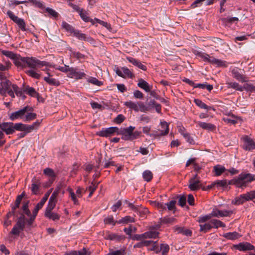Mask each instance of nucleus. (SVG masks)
<instances>
[{"mask_svg": "<svg viewBox=\"0 0 255 255\" xmlns=\"http://www.w3.org/2000/svg\"><path fill=\"white\" fill-rule=\"evenodd\" d=\"M194 102L198 107L201 109H205L207 111H209L210 110H213L214 111H215V109L213 107L208 106L200 99H195L194 100Z\"/></svg>", "mask_w": 255, "mask_h": 255, "instance_id": "nucleus-25", "label": "nucleus"}, {"mask_svg": "<svg viewBox=\"0 0 255 255\" xmlns=\"http://www.w3.org/2000/svg\"><path fill=\"white\" fill-rule=\"evenodd\" d=\"M119 128L116 127H112L108 128H102L97 133V134L101 137H110L114 135H118Z\"/></svg>", "mask_w": 255, "mask_h": 255, "instance_id": "nucleus-7", "label": "nucleus"}, {"mask_svg": "<svg viewBox=\"0 0 255 255\" xmlns=\"http://www.w3.org/2000/svg\"><path fill=\"white\" fill-rule=\"evenodd\" d=\"M56 69L67 73V76L69 78H73L76 80L85 78L86 77V74L77 67H70L69 66L65 65L64 66H59L56 68Z\"/></svg>", "mask_w": 255, "mask_h": 255, "instance_id": "nucleus-2", "label": "nucleus"}, {"mask_svg": "<svg viewBox=\"0 0 255 255\" xmlns=\"http://www.w3.org/2000/svg\"><path fill=\"white\" fill-rule=\"evenodd\" d=\"M73 35L78 39L81 40L87 41V38L86 36V35L84 33H81L80 31L78 29H75L74 32L73 33Z\"/></svg>", "mask_w": 255, "mask_h": 255, "instance_id": "nucleus-45", "label": "nucleus"}, {"mask_svg": "<svg viewBox=\"0 0 255 255\" xmlns=\"http://www.w3.org/2000/svg\"><path fill=\"white\" fill-rule=\"evenodd\" d=\"M182 135L185 139L187 142L191 144H195V141L193 139V137L190 135V134L188 132H183L182 133Z\"/></svg>", "mask_w": 255, "mask_h": 255, "instance_id": "nucleus-58", "label": "nucleus"}, {"mask_svg": "<svg viewBox=\"0 0 255 255\" xmlns=\"http://www.w3.org/2000/svg\"><path fill=\"white\" fill-rule=\"evenodd\" d=\"M79 14L84 21L86 22H90L93 25H94V20H93V19L90 18L88 16H87V12L84 9H82L81 12H80Z\"/></svg>", "mask_w": 255, "mask_h": 255, "instance_id": "nucleus-41", "label": "nucleus"}, {"mask_svg": "<svg viewBox=\"0 0 255 255\" xmlns=\"http://www.w3.org/2000/svg\"><path fill=\"white\" fill-rule=\"evenodd\" d=\"M20 125V123L13 124V123H3L0 124V128L5 132L6 134H11L14 133L15 130H21L18 129L17 125Z\"/></svg>", "mask_w": 255, "mask_h": 255, "instance_id": "nucleus-6", "label": "nucleus"}, {"mask_svg": "<svg viewBox=\"0 0 255 255\" xmlns=\"http://www.w3.org/2000/svg\"><path fill=\"white\" fill-rule=\"evenodd\" d=\"M233 213L232 210H220L217 208H214L211 212V215L214 217L220 218L224 217H230Z\"/></svg>", "mask_w": 255, "mask_h": 255, "instance_id": "nucleus-18", "label": "nucleus"}, {"mask_svg": "<svg viewBox=\"0 0 255 255\" xmlns=\"http://www.w3.org/2000/svg\"><path fill=\"white\" fill-rule=\"evenodd\" d=\"M53 189L51 188L48 192H47L43 198L41 199L40 201L35 206L33 209L34 216L37 215L38 211L42 208L46 201L47 200L49 196H50Z\"/></svg>", "mask_w": 255, "mask_h": 255, "instance_id": "nucleus-15", "label": "nucleus"}, {"mask_svg": "<svg viewBox=\"0 0 255 255\" xmlns=\"http://www.w3.org/2000/svg\"><path fill=\"white\" fill-rule=\"evenodd\" d=\"M16 66L22 69L28 67L35 69L43 66H50L49 63L46 61H41L34 57H21L15 62Z\"/></svg>", "mask_w": 255, "mask_h": 255, "instance_id": "nucleus-1", "label": "nucleus"}, {"mask_svg": "<svg viewBox=\"0 0 255 255\" xmlns=\"http://www.w3.org/2000/svg\"><path fill=\"white\" fill-rule=\"evenodd\" d=\"M40 122L38 121L34 122L32 125H28L20 123V125H17L18 129L21 130H26L27 132H31L33 130L39 127Z\"/></svg>", "mask_w": 255, "mask_h": 255, "instance_id": "nucleus-14", "label": "nucleus"}, {"mask_svg": "<svg viewBox=\"0 0 255 255\" xmlns=\"http://www.w3.org/2000/svg\"><path fill=\"white\" fill-rule=\"evenodd\" d=\"M255 180V176L251 173H242L232 182L239 187H246L247 184Z\"/></svg>", "mask_w": 255, "mask_h": 255, "instance_id": "nucleus-3", "label": "nucleus"}, {"mask_svg": "<svg viewBox=\"0 0 255 255\" xmlns=\"http://www.w3.org/2000/svg\"><path fill=\"white\" fill-rule=\"evenodd\" d=\"M232 74L233 77L240 82L244 83L248 81L246 77L242 74L241 69L234 68L232 70Z\"/></svg>", "mask_w": 255, "mask_h": 255, "instance_id": "nucleus-19", "label": "nucleus"}, {"mask_svg": "<svg viewBox=\"0 0 255 255\" xmlns=\"http://www.w3.org/2000/svg\"><path fill=\"white\" fill-rule=\"evenodd\" d=\"M212 64L218 67H227L228 66L227 62L225 61L218 59L213 57L211 61Z\"/></svg>", "mask_w": 255, "mask_h": 255, "instance_id": "nucleus-32", "label": "nucleus"}, {"mask_svg": "<svg viewBox=\"0 0 255 255\" xmlns=\"http://www.w3.org/2000/svg\"><path fill=\"white\" fill-rule=\"evenodd\" d=\"M159 253L162 252V255H166L169 251V246L166 244H161L159 247Z\"/></svg>", "mask_w": 255, "mask_h": 255, "instance_id": "nucleus-55", "label": "nucleus"}, {"mask_svg": "<svg viewBox=\"0 0 255 255\" xmlns=\"http://www.w3.org/2000/svg\"><path fill=\"white\" fill-rule=\"evenodd\" d=\"M214 170L215 172V174L216 176H220L223 172H224L226 170V169L223 166L217 165L214 167Z\"/></svg>", "mask_w": 255, "mask_h": 255, "instance_id": "nucleus-56", "label": "nucleus"}, {"mask_svg": "<svg viewBox=\"0 0 255 255\" xmlns=\"http://www.w3.org/2000/svg\"><path fill=\"white\" fill-rule=\"evenodd\" d=\"M197 55L202 58L204 62L210 63H211V61L213 58V57L210 56L209 54L201 51H198Z\"/></svg>", "mask_w": 255, "mask_h": 255, "instance_id": "nucleus-38", "label": "nucleus"}, {"mask_svg": "<svg viewBox=\"0 0 255 255\" xmlns=\"http://www.w3.org/2000/svg\"><path fill=\"white\" fill-rule=\"evenodd\" d=\"M127 59L129 62L135 66H136L138 68L143 71L146 70V66L143 65L139 60L131 57H127Z\"/></svg>", "mask_w": 255, "mask_h": 255, "instance_id": "nucleus-22", "label": "nucleus"}, {"mask_svg": "<svg viewBox=\"0 0 255 255\" xmlns=\"http://www.w3.org/2000/svg\"><path fill=\"white\" fill-rule=\"evenodd\" d=\"M124 105L128 108L134 110L135 112L139 111V108L138 106V103H136L131 101L125 102Z\"/></svg>", "mask_w": 255, "mask_h": 255, "instance_id": "nucleus-40", "label": "nucleus"}, {"mask_svg": "<svg viewBox=\"0 0 255 255\" xmlns=\"http://www.w3.org/2000/svg\"><path fill=\"white\" fill-rule=\"evenodd\" d=\"M43 173L45 175L49 177L48 181L44 185V187H48L51 185L54 181L55 180L56 175L53 169L47 168L43 170Z\"/></svg>", "mask_w": 255, "mask_h": 255, "instance_id": "nucleus-17", "label": "nucleus"}, {"mask_svg": "<svg viewBox=\"0 0 255 255\" xmlns=\"http://www.w3.org/2000/svg\"><path fill=\"white\" fill-rule=\"evenodd\" d=\"M226 84L228 88H233L241 92L244 90L243 87L236 82H228Z\"/></svg>", "mask_w": 255, "mask_h": 255, "instance_id": "nucleus-36", "label": "nucleus"}, {"mask_svg": "<svg viewBox=\"0 0 255 255\" xmlns=\"http://www.w3.org/2000/svg\"><path fill=\"white\" fill-rule=\"evenodd\" d=\"M20 216L19 217H21L23 216L24 217V223L27 225L28 227H30L32 225L37 215L34 216L33 210L31 213L29 209L27 210L22 211L19 213Z\"/></svg>", "mask_w": 255, "mask_h": 255, "instance_id": "nucleus-9", "label": "nucleus"}, {"mask_svg": "<svg viewBox=\"0 0 255 255\" xmlns=\"http://www.w3.org/2000/svg\"><path fill=\"white\" fill-rule=\"evenodd\" d=\"M125 251L124 249H121L117 251L111 250L110 252L106 255H125Z\"/></svg>", "mask_w": 255, "mask_h": 255, "instance_id": "nucleus-63", "label": "nucleus"}, {"mask_svg": "<svg viewBox=\"0 0 255 255\" xmlns=\"http://www.w3.org/2000/svg\"><path fill=\"white\" fill-rule=\"evenodd\" d=\"M176 201L171 200L169 202L166 203V208H168L169 211L174 210L173 213H175Z\"/></svg>", "mask_w": 255, "mask_h": 255, "instance_id": "nucleus-62", "label": "nucleus"}, {"mask_svg": "<svg viewBox=\"0 0 255 255\" xmlns=\"http://www.w3.org/2000/svg\"><path fill=\"white\" fill-rule=\"evenodd\" d=\"M135 129L134 127L129 126L125 128H119L118 135H122V139L125 140H131L132 131Z\"/></svg>", "mask_w": 255, "mask_h": 255, "instance_id": "nucleus-13", "label": "nucleus"}, {"mask_svg": "<svg viewBox=\"0 0 255 255\" xmlns=\"http://www.w3.org/2000/svg\"><path fill=\"white\" fill-rule=\"evenodd\" d=\"M24 217L23 216L18 218L15 225L13 226L9 233V236L14 235L18 236L19 235L20 233L23 231L26 226H27V225L24 223Z\"/></svg>", "mask_w": 255, "mask_h": 255, "instance_id": "nucleus-4", "label": "nucleus"}, {"mask_svg": "<svg viewBox=\"0 0 255 255\" xmlns=\"http://www.w3.org/2000/svg\"><path fill=\"white\" fill-rule=\"evenodd\" d=\"M37 115L35 113L27 112L24 116L23 121L30 122L36 118Z\"/></svg>", "mask_w": 255, "mask_h": 255, "instance_id": "nucleus-49", "label": "nucleus"}, {"mask_svg": "<svg viewBox=\"0 0 255 255\" xmlns=\"http://www.w3.org/2000/svg\"><path fill=\"white\" fill-rule=\"evenodd\" d=\"M125 236L123 235H119L115 234H111L108 236V239L111 240H116L121 241L125 239Z\"/></svg>", "mask_w": 255, "mask_h": 255, "instance_id": "nucleus-52", "label": "nucleus"}, {"mask_svg": "<svg viewBox=\"0 0 255 255\" xmlns=\"http://www.w3.org/2000/svg\"><path fill=\"white\" fill-rule=\"evenodd\" d=\"M243 142V148L246 151L255 149V141L248 135H245L241 137Z\"/></svg>", "mask_w": 255, "mask_h": 255, "instance_id": "nucleus-10", "label": "nucleus"}, {"mask_svg": "<svg viewBox=\"0 0 255 255\" xmlns=\"http://www.w3.org/2000/svg\"><path fill=\"white\" fill-rule=\"evenodd\" d=\"M214 216L211 215V213L205 216H201L198 218V222L200 223H205L210 220Z\"/></svg>", "mask_w": 255, "mask_h": 255, "instance_id": "nucleus-57", "label": "nucleus"}, {"mask_svg": "<svg viewBox=\"0 0 255 255\" xmlns=\"http://www.w3.org/2000/svg\"><path fill=\"white\" fill-rule=\"evenodd\" d=\"M125 203L127 204L131 210L136 212L140 218H145L148 213V210L146 208H143L139 206H135L127 200H125Z\"/></svg>", "mask_w": 255, "mask_h": 255, "instance_id": "nucleus-8", "label": "nucleus"}, {"mask_svg": "<svg viewBox=\"0 0 255 255\" xmlns=\"http://www.w3.org/2000/svg\"><path fill=\"white\" fill-rule=\"evenodd\" d=\"M161 129L159 130V132L156 134L157 136H164L167 135L169 132V126L165 121L161 122Z\"/></svg>", "mask_w": 255, "mask_h": 255, "instance_id": "nucleus-24", "label": "nucleus"}, {"mask_svg": "<svg viewBox=\"0 0 255 255\" xmlns=\"http://www.w3.org/2000/svg\"><path fill=\"white\" fill-rule=\"evenodd\" d=\"M31 191L33 194H38L41 186V182L39 178L34 177L31 180Z\"/></svg>", "mask_w": 255, "mask_h": 255, "instance_id": "nucleus-21", "label": "nucleus"}, {"mask_svg": "<svg viewBox=\"0 0 255 255\" xmlns=\"http://www.w3.org/2000/svg\"><path fill=\"white\" fill-rule=\"evenodd\" d=\"M6 14L12 21L17 24L18 27L22 31H26V23L23 19L19 18L10 10L7 11Z\"/></svg>", "mask_w": 255, "mask_h": 255, "instance_id": "nucleus-11", "label": "nucleus"}, {"mask_svg": "<svg viewBox=\"0 0 255 255\" xmlns=\"http://www.w3.org/2000/svg\"><path fill=\"white\" fill-rule=\"evenodd\" d=\"M234 248L240 251L254 250L255 247L248 242H242L234 245Z\"/></svg>", "mask_w": 255, "mask_h": 255, "instance_id": "nucleus-20", "label": "nucleus"}, {"mask_svg": "<svg viewBox=\"0 0 255 255\" xmlns=\"http://www.w3.org/2000/svg\"><path fill=\"white\" fill-rule=\"evenodd\" d=\"M134 222L135 219L134 218L129 216H127L119 220L118 221V224H128L129 223H133Z\"/></svg>", "mask_w": 255, "mask_h": 255, "instance_id": "nucleus-47", "label": "nucleus"}, {"mask_svg": "<svg viewBox=\"0 0 255 255\" xmlns=\"http://www.w3.org/2000/svg\"><path fill=\"white\" fill-rule=\"evenodd\" d=\"M2 55L5 56L6 57L10 58L14 60V63L16 65V61L19 58L21 57L20 56H18L16 54H14L12 51H7V50H3L1 52Z\"/></svg>", "mask_w": 255, "mask_h": 255, "instance_id": "nucleus-30", "label": "nucleus"}, {"mask_svg": "<svg viewBox=\"0 0 255 255\" xmlns=\"http://www.w3.org/2000/svg\"><path fill=\"white\" fill-rule=\"evenodd\" d=\"M33 69L28 70L25 71V73L32 78L39 79L40 78V75L37 73Z\"/></svg>", "mask_w": 255, "mask_h": 255, "instance_id": "nucleus-54", "label": "nucleus"}, {"mask_svg": "<svg viewBox=\"0 0 255 255\" xmlns=\"http://www.w3.org/2000/svg\"><path fill=\"white\" fill-rule=\"evenodd\" d=\"M12 88L17 96L21 97L22 100H25L26 96L23 94L24 92L19 89L16 85H13Z\"/></svg>", "mask_w": 255, "mask_h": 255, "instance_id": "nucleus-46", "label": "nucleus"}, {"mask_svg": "<svg viewBox=\"0 0 255 255\" xmlns=\"http://www.w3.org/2000/svg\"><path fill=\"white\" fill-rule=\"evenodd\" d=\"M43 71H46V73L48 75V76L44 77V80L48 84L50 85H53L55 86H58L60 85V82L54 78H51L53 76L52 73L51 72L49 69H43Z\"/></svg>", "mask_w": 255, "mask_h": 255, "instance_id": "nucleus-16", "label": "nucleus"}, {"mask_svg": "<svg viewBox=\"0 0 255 255\" xmlns=\"http://www.w3.org/2000/svg\"><path fill=\"white\" fill-rule=\"evenodd\" d=\"M61 26L63 29H64L67 32L73 34L75 29L71 25L69 24L66 21H63L62 22Z\"/></svg>", "mask_w": 255, "mask_h": 255, "instance_id": "nucleus-44", "label": "nucleus"}, {"mask_svg": "<svg viewBox=\"0 0 255 255\" xmlns=\"http://www.w3.org/2000/svg\"><path fill=\"white\" fill-rule=\"evenodd\" d=\"M210 221L208 223H205L204 224H200L199 225L200 227V231L204 233H206L211 230L213 228V226L210 224Z\"/></svg>", "mask_w": 255, "mask_h": 255, "instance_id": "nucleus-42", "label": "nucleus"}, {"mask_svg": "<svg viewBox=\"0 0 255 255\" xmlns=\"http://www.w3.org/2000/svg\"><path fill=\"white\" fill-rule=\"evenodd\" d=\"M115 71L118 76L124 78L132 79L134 77V75L132 71L126 67H123L120 68L117 67Z\"/></svg>", "mask_w": 255, "mask_h": 255, "instance_id": "nucleus-12", "label": "nucleus"}, {"mask_svg": "<svg viewBox=\"0 0 255 255\" xmlns=\"http://www.w3.org/2000/svg\"><path fill=\"white\" fill-rule=\"evenodd\" d=\"M118 221H115L112 215H108L104 220V222L106 224L112 225L115 226L117 223L118 224Z\"/></svg>", "mask_w": 255, "mask_h": 255, "instance_id": "nucleus-50", "label": "nucleus"}, {"mask_svg": "<svg viewBox=\"0 0 255 255\" xmlns=\"http://www.w3.org/2000/svg\"><path fill=\"white\" fill-rule=\"evenodd\" d=\"M23 92L32 97H37L39 96V93L36 91L35 89L28 85L23 87Z\"/></svg>", "mask_w": 255, "mask_h": 255, "instance_id": "nucleus-26", "label": "nucleus"}, {"mask_svg": "<svg viewBox=\"0 0 255 255\" xmlns=\"http://www.w3.org/2000/svg\"><path fill=\"white\" fill-rule=\"evenodd\" d=\"M142 177L146 182H149L153 178V174L150 170H146L142 173Z\"/></svg>", "mask_w": 255, "mask_h": 255, "instance_id": "nucleus-48", "label": "nucleus"}, {"mask_svg": "<svg viewBox=\"0 0 255 255\" xmlns=\"http://www.w3.org/2000/svg\"><path fill=\"white\" fill-rule=\"evenodd\" d=\"M11 64L9 61H5V65L0 63V71H5L10 68Z\"/></svg>", "mask_w": 255, "mask_h": 255, "instance_id": "nucleus-61", "label": "nucleus"}, {"mask_svg": "<svg viewBox=\"0 0 255 255\" xmlns=\"http://www.w3.org/2000/svg\"><path fill=\"white\" fill-rule=\"evenodd\" d=\"M159 233L154 230H150L149 231L144 233L145 239H156L158 238Z\"/></svg>", "mask_w": 255, "mask_h": 255, "instance_id": "nucleus-34", "label": "nucleus"}, {"mask_svg": "<svg viewBox=\"0 0 255 255\" xmlns=\"http://www.w3.org/2000/svg\"><path fill=\"white\" fill-rule=\"evenodd\" d=\"M137 86L146 92L150 91L151 89V86H150L147 82L141 78L139 79Z\"/></svg>", "mask_w": 255, "mask_h": 255, "instance_id": "nucleus-27", "label": "nucleus"}, {"mask_svg": "<svg viewBox=\"0 0 255 255\" xmlns=\"http://www.w3.org/2000/svg\"><path fill=\"white\" fill-rule=\"evenodd\" d=\"M44 216L47 219L51 220L53 221H56L59 220L60 215L57 213L53 212H50L48 213H44Z\"/></svg>", "mask_w": 255, "mask_h": 255, "instance_id": "nucleus-37", "label": "nucleus"}, {"mask_svg": "<svg viewBox=\"0 0 255 255\" xmlns=\"http://www.w3.org/2000/svg\"><path fill=\"white\" fill-rule=\"evenodd\" d=\"M198 125L201 128L209 131H213L216 129V126L211 123H206L205 122H198Z\"/></svg>", "mask_w": 255, "mask_h": 255, "instance_id": "nucleus-29", "label": "nucleus"}, {"mask_svg": "<svg viewBox=\"0 0 255 255\" xmlns=\"http://www.w3.org/2000/svg\"><path fill=\"white\" fill-rule=\"evenodd\" d=\"M33 110V109L32 107L25 106L17 111L12 113L9 117V119L11 121H15L18 119L23 120L26 113L27 112H32Z\"/></svg>", "mask_w": 255, "mask_h": 255, "instance_id": "nucleus-5", "label": "nucleus"}, {"mask_svg": "<svg viewBox=\"0 0 255 255\" xmlns=\"http://www.w3.org/2000/svg\"><path fill=\"white\" fill-rule=\"evenodd\" d=\"M228 185L227 181L226 180H217L216 182L212 183L211 185L208 186V189H210L217 186V187H225Z\"/></svg>", "mask_w": 255, "mask_h": 255, "instance_id": "nucleus-31", "label": "nucleus"}, {"mask_svg": "<svg viewBox=\"0 0 255 255\" xmlns=\"http://www.w3.org/2000/svg\"><path fill=\"white\" fill-rule=\"evenodd\" d=\"M246 201L245 195L243 194L232 200V203L236 205H239L244 204Z\"/></svg>", "mask_w": 255, "mask_h": 255, "instance_id": "nucleus-35", "label": "nucleus"}, {"mask_svg": "<svg viewBox=\"0 0 255 255\" xmlns=\"http://www.w3.org/2000/svg\"><path fill=\"white\" fill-rule=\"evenodd\" d=\"M87 82L98 86H101L104 84L103 81H99L96 78L93 77H90L87 79Z\"/></svg>", "mask_w": 255, "mask_h": 255, "instance_id": "nucleus-53", "label": "nucleus"}, {"mask_svg": "<svg viewBox=\"0 0 255 255\" xmlns=\"http://www.w3.org/2000/svg\"><path fill=\"white\" fill-rule=\"evenodd\" d=\"M189 182L188 187L192 191H196L201 188V181L199 179L194 180V179H190Z\"/></svg>", "mask_w": 255, "mask_h": 255, "instance_id": "nucleus-23", "label": "nucleus"}, {"mask_svg": "<svg viewBox=\"0 0 255 255\" xmlns=\"http://www.w3.org/2000/svg\"><path fill=\"white\" fill-rule=\"evenodd\" d=\"M11 82L8 80L2 81L0 83L1 89L4 92V95L6 93V92L12 88V85Z\"/></svg>", "mask_w": 255, "mask_h": 255, "instance_id": "nucleus-28", "label": "nucleus"}, {"mask_svg": "<svg viewBox=\"0 0 255 255\" xmlns=\"http://www.w3.org/2000/svg\"><path fill=\"white\" fill-rule=\"evenodd\" d=\"M244 195H245L247 201L253 200L255 199V190H252L244 194Z\"/></svg>", "mask_w": 255, "mask_h": 255, "instance_id": "nucleus-59", "label": "nucleus"}, {"mask_svg": "<svg viewBox=\"0 0 255 255\" xmlns=\"http://www.w3.org/2000/svg\"><path fill=\"white\" fill-rule=\"evenodd\" d=\"M98 183L95 182L94 181L91 182V184L87 188V190H89L90 192L94 193L96 190Z\"/></svg>", "mask_w": 255, "mask_h": 255, "instance_id": "nucleus-64", "label": "nucleus"}, {"mask_svg": "<svg viewBox=\"0 0 255 255\" xmlns=\"http://www.w3.org/2000/svg\"><path fill=\"white\" fill-rule=\"evenodd\" d=\"M44 9H45V12H47L49 15H50L52 17H53L54 18L58 17V16L59 15V13L57 11H56L54 9H53L51 8H50V7H47V8L45 7Z\"/></svg>", "mask_w": 255, "mask_h": 255, "instance_id": "nucleus-60", "label": "nucleus"}, {"mask_svg": "<svg viewBox=\"0 0 255 255\" xmlns=\"http://www.w3.org/2000/svg\"><path fill=\"white\" fill-rule=\"evenodd\" d=\"M28 1L35 7L39 8L42 9L45 8V6L42 2L38 0H28Z\"/></svg>", "mask_w": 255, "mask_h": 255, "instance_id": "nucleus-51", "label": "nucleus"}, {"mask_svg": "<svg viewBox=\"0 0 255 255\" xmlns=\"http://www.w3.org/2000/svg\"><path fill=\"white\" fill-rule=\"evenodd\" d=\"M161 224L171 225L175 222L176 219L173 217H164L160 218Z\"/></svg>", "mask_w": 255, "mask_h": 255, "instance_id": "nucleus-39", "label": "nucleus"}, {"mask_svg": "<svg viewBox=\"0 0 255 255\" xmlns=\"http://www.w3.org/2000/svg\"><path fill=\"white\" fill-rule=\"evenodd\" d=\"M223 236L228 240H235L239 239L241 236L237 232H228L223 234Z\"/></svg>", "mask_w": 255, "mask_h": 255, "instance_id": "nucleus-33", "label": "nucleus"}, {"mask_svg": "<svg viewBox=\"0 0 255 255\" xmlns=\"http://www.w3.org/2000/svg\"><path fill=\"white\" fill-rule=\"evenodd\" d=\"M210 223L213 228L216 229L219 227L224 228L226 227V225L223 222L217 219H212L210 220Z\"/></svg>", "mask_w": 255, "mask_h": 255, "instance_id": "nucleus-43", "label": "nucleus"}]
</instances>
